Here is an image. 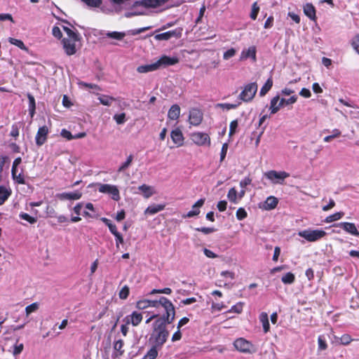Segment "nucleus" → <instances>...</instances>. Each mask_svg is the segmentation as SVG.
Returning a JSON list of instances; mask_svg holds the SVG:
<instances>
[{"label": "nucleus", "mask_w": 359, "mask_h": 359, "mask_svg": "<svg viewBox=\"0 0 359 359\" xmlns=\"http://www.w3.org/2000/svg\"><path fill=\"white\" fill-rule=\"evenodd\" d=\"M341 135V131L339 129H334L332 131V134L324 137L323 141L325 142H329L332 139L338 137Z\"/></svg>", "instance_id": "45"}, {"label": "nucleus", "mask_w": 359, "mask_h": 359, "mask_svg": "<svg viewBox=\"0 0 359 359\" xmlns=\"http://www.w3.org/2000/svg\"><path fill=\"white\" fill-rule=\"evenodd\" d=\"M8 42L11 43V44L18 47L21 50L28 52V48L25 46V45L24 44L22 41H21L20 39L11 38V37L8 38Z\"/></svg>", "instance_id": "39"}, {"label": "nucleus", "mask_w": 359, "mask_h": 359, "mask_svg": "<svg viewBox=\"0 0 359 359\" xmlns=\"http://www.w3.org/2000/svg\"><path fill=\"white\" fill-rule=\"evenodd\" d=\"M23 170L21 168L20 170H19L18 168L11 169V175L13 180L17 182L18 184H25V176L22 173Z\"/></svg>", "instance_id": "22"}, {"label": "nucleus", "mask_w": 359, "mask_h": 359, "mask_svg": "<svg viewBox=\"0 0 359 359\" xmlns=\"http://www.w3.org/2000/svg\"><path fill=\"white\" fill-rule=\"evenodd\" d=\"M172 292V290L169 287H165L163 289H153L150 292L149 294H170Z\"/></svg>", "instance_id": "49"}, {"label": "nucleus", "mask_w": 359, "mask_h": 359, "mask_svg": "<svg viewBox=\"0 0 359 359\" xmlns=\"http://www.w3.org/2000/svg\"><path fill=\"white\" fill-rule=\"evenodd\" d=\"M65 32L67 35V39H79V35L71 28L65 29Z\"/></svg>", "instance_id": "60"}, {"label": "nucleus", "mask_w": 359, "mask_h": 359, "mask_svg": "<svg viewBox=\"0 0 359 359\" xmlns=\"http://www.w3.org/2000/svg\"><path fill=\"white\" fill-rule=\"evenodd\" d=\"M236 50L234 49L233 48H231L223 53V59L225 60H227L233 57L236 55Z\"/></svg>", "instance_id": "54"}, {"label": "nucleus", "mask_w": 359, "mask_h": 359, "mask_svg": "<svg viewBox=\"0 0 359 359\" xmlns=\"http://www.w3.org/2000/svg\"><path fill=\"white\" fill-rule=\"evenodd\" d=\"M78 85L81 88H90V89H95V90H101L100 86L96 85V84L88 83H86V82H83V81H79L78 83Z\"/></svg>", "instance_id": "47"}, {"label": "nucleus", "mask_w": 359, "mask_h": 359, "mask_svg": "<svg viewBox=\"0 0 359 359\" xmlns=\"http://www.w3.org/2000/svg\"><path fill=\"white\" fill-rule=\"evenodd\" d=\"M257 91V85L255 82L245 85L239 95V98L243 102H250L255 97Z\"/></svg>", "instance_id": "5"}, {"label": "nucleus", "mask_w": 359, "mask_h": 359, "mask_svg": "<svg viewBox=\"0 0 359 359\" xmlns=\"http://www.w3.org/2000/svg\"><path fill=\"white\" fill-rule=\"evenodd\" d=\"M180 114V107L177 104H173L169 109L168 117L170 120H177Z\"/></svg>", "instance_id": "31"}, {"label": "nucleus", "mask_w": 359, "mask_h": 359, "mask_svg": "<svg viewBox=\"0 0 359 359\" xmlns=\"http://www.w3.org/2000/svg\"><path fill=\"white\" fill-rule=\"evenodd\" d=\"M138 189L142 193L143 196L146 198H149L155 194L154 188L147 184L140 186Z\"/></svg>", "instance_id": "32"}, {"label": "nucleus", "mask_w": 359, "mask_h": 359, "mask_svg": "<svg viewBox=\"0 0 359 359\" xmlns=\"http://www.w3.org/2000/svg\"><path fill=\"white\" fill-rule=\"evenodd\" d=\"M259 320L262 325L264 333H267L270 330V325L269 322V316L266 312H262L259 314Z\"/></svg>", "instance_id": "29"}, {"label": "nucleus", "mask_w": 359, "mask_h": 359, "mask_svg": "<svg viewBox=\"0 0 359 359\" xmlns=\"http://www.w3.org/2000/svg\"><path fill=\"white\" fill-rule=\"evenodd\" d=\"M297 100V95H292L288 99L285 98H280V103L281 104V107H283L285 106L291 105L294 104Z\"/></svg>", "instance_id": "41"}, {"label": "nucleus", "mask_w": 359, "mask_h": 359, "mask_svg": "<svg viewBox=\"0 0 359 359\" xmlns=\"http://www.w3.org/2000/svg\"><path fill=\"white\" fill-rule=\"evenodd\" d=\"M257 49L255 46H250L248 48H244L240 55L241 60H245L250 58L253 62H256L257 57Z\"/></svg>", "instance_id": "15"}, {"label": "nucleus", "mask_w": 359, "mask_h": 359, "mask_svg": "<svg viewBox=\"0 0 359 359\" xmlns=\"http://www.w3.org/2000/svg\"><path fill=\"white\" fill-rule=\"evenodd\" d=\"M278 203V199L274 196H269L265 201L263 208L266 210L274 209Z\"/></svg>", "instance_id": "30"}, {"label": "nucleus", "mask_w": 359, "mask_h": 359, "mask_svg": "<svg viewBox=\"0 0 359 359\" xmlns=\"http://www.w3.org/2000/svg\"><path fill=\"white\" fill-rule=\"evenodd\" d=\"M178 62L179 59L177 57H169L167 55H163L158 60H157L156 63L158 65V69H159L161 67L174 65Z\"/></svg>", "instance_id": "18"}, {"label": "nucleus", "mask_w": 359, "mask_h": 359, "mask_svg": "<svg viewBox=\"0 0 359 359\" xmlns=\"http://www.w3.org/2000/svg\"><path fill=\"white\" fill-rule=\"evenodd\" d=\"M237 197H238V196L236 189L234 187L231 188L227 194L228 199L233 203H237Z\"/></svg>", "instance_id": "42"}, {"label": "nucleus", "mask_w": 359, "mask_h": 359, "mask_svg": "<svg viewBox=\"0 0 359 359\" xmlns=\"http://www.w3.org/2000/svg\"><path fill=\"white\" fill-rule=\"evenodd\" d=\"M205 198H201L197 201L192 206V210L187 212V214L184 216V217H193L197 216L200 213V208H201L204 203Z\"/></svg>", "instance_id": "21"}, {"label": "nucleus", "mask_w": 359, "mask_h": 359, "mask_svg": "<svg viewBox=\"0 0 359 359\" xmlns=\"http://www.w3.org/2000/svg\"><path fill=\"white\" fill-rule=\"evenodd\" d=\"M344 215V213L343 212H335V213H334L332 215H330L327 216L325 219V223H331V222H335V221H338L340 219H341Z\"/></svg>", "instance_id": "36"}, {"label": "nucleus", "mask_w": 359, "mask_h": 359, "mask_svg": "<svg viewBox=\"0 0 359 359\" xmlns=\"http://www.w3.org/2000/svg\"><path fill=\"white\" fill-rule=\"evenodd\" d=\"M282 108L280 103V96L276 95L273 97L270 102L269 110L271 114L277 113Z\"/></svg>", "instance_id": "24"}, {"label": "nucleus", "mask_w": 359, "mask_h": 359, "mask_svg": "<svg viewBox=\"0 0 359 359\" xmlns=\"http://www.w3.org/2000/svg\"><path fill=\"white\" fill-rule=\"evenodd\" d=\"M126 35L125 32H108L106 33L107 37L116 40H122Z\"/></svg>", "instance_id": "40"}, {"label": "nucleus", "mask_w": 359, "mask_h": 359, "mask_svg": "<svg viewBox=\"0 0 359 359\" xmlns=\"http://www.w3.org/2000/svg\"><path fill=\"white\" fill-rule=\"evenodd\" d=\"M11 194L12 191L11 188L0 186V205H3L6 202Z\"/></svg>", "instance_id": "27"}, {"label": "nucleus", "mask_w": 359, "mask_h": 359, "mask_svg": "<svg viewBox=\"0 0 359 359\" xmlns=\"http://www.w3.org/2000/svg\"><path fill=\"white\" fill-rule=\"evenodd\" d=\"M49 129L46 126L40 127L36 133L35 141L37 146L41 147L47 140Z\"/></svg>", "instance_id": "9"}, {"label": "nucleus", "mask_w": 359, "mask_h": 359, "mask_svg": "<svg viewBox=\"0 0 359 359\" xmlns=\"http://www.w3.org/2000/svg\"><path fill=\"white\" fill-rule=\"evenodd\" d=\"M203 119V114L200 110L194 109L189 113V123L193 126H198Z\"/></svg>", "instance_id": "19"}, {"label": "nucleus", "mask_w": 359, "mask_h": 359, "mask_svg": "<svg viewBox=\"0 0 359 359\" xmlns=\"http://www.w3.org/2000/svg\"><path fill=\"white\" fill-rule=\"evenodd\" d=\"M272 86L273 80L271 78H269L259 91L260 96H264L272 88Z\"/></svg>", "instance_id": "37"}, {"label": "nucleus", "mask_w": 359, "mask_h": 359, "mask_svg": "<svg viewBox=\"0 0 359 359\" xmlns=\"http://www.w3.org/2000/svg\"><path fill=\"white\" fill-rule=\"evenodd\" d=\"M97 186L99 192L110 195L116 201L120 200V193L116 186L109 184H98Z\"/></svg>", "instance_id": "8"}, {"label": "nucleus", "mask_w": 359, "mask_h": 359, "mask_svg": "<svg viewBox=\"0 0 359 359\" xmlns=\"http://www.w3.org/2000/svg\"><path fill=\"white\" fill-rule=\"evenodd\" d=\"M248 216L247 212L243 208H240L236 211V217L238 220H243Z\"/></svg>", "instance_id": "58"}, {"label": "nucleus", "mask_w": 359, "mask_h": 359, "mask_svg": "<svg viewBox=\"0 0 359 359\" xmlns=\"http://www.w3.org/2000/svg\"><path fill=\"white\" fill-rule=\"evenodd\" d=\"M60 135L63 137V138H65L66 140H73V136L74 135H72L69 130H67V129H62L61 132H60Z\"/></svg>", "instance_id": "61"}, {"label": "nucleus", "mask_w": 359, "mask_h": 359, "mask_svg": "<svg viewBox=\"0 0 359 359\" xmlns=\"http://www.w3.org/2000/svg\"><path fill=\"white\" fill-rule=\"evenodd\" d=\"M88 6L97 8L102 4V0H81Z\"/></svg>", "instance_id": "50"}, {"label": "nucleus", "mask_w": 359, "mask_h": 359, "mask_svg": "<svg viewBox=\"0 0 359 359\" xmlns=\"http://www.w3.org/2000/svg\"><path fill=\"white\" fill-rule=\"evenodd\" d=\"M239 104H240V102H238V104L219 103V104H217V106L223 109L230 110V109L237 108Z\"/></svg>", "instance_id": "51"}, {"label": "nucleus", "mask_w": 359, "mask_h": 359, "mask_svg": "<svg viewBox=\"0 0 359 359\" xmlns=\"http://www.w3.org/2000/svg\"><path fill=\"white\" fill-rule=\"evenodd\" d=\"M191 140L199 147H210L211 144L209 135L203 132H194L191 133Z\"/></svg>", "instance_id": "6"}, {"label": "nucleus", "mask_w": 359, "mask_h": 359, "mask_svg": "<svg viewBox=\"0 0 359 359\" xmlns=\"http://www.w3.org/2000/svg\"><path fill=\"white\" fill-rule=\"evenodd\" d=\"M238 127V121L237 120H233L230 123L229 126V135H232L235 133L236 130Z\"/></svg>", "instance_id": "62"}, {"label": "nucleus", "mask_w": 359, "mask_h": 359, "mask_svg": "<svg viewBox=\"0 0 359 359\" xmlns=\"http://www.w3.org/2000/svg\"><path fill=\"white\" fill-rule=\"evenodd\" d=\"M81 191L76 190L72 192H62L57 194V198L61 201H76L81 198Z\"/></svg>", "instance_id": "13"}, {"label": "nucleus", "mask_w": 359, "mask_h": 359, "mask_svg": "<svg viewBox=\"0 0 359 359\" xmlns=\"http://www.w3.org/2000/svg\"><path fill=\"white\" fill-rule=\"evenodd\" d=\"M158 69V65L156 62L152 64H148L144 65L139 66L137 68V72L140 74H144L150 72H154Z\"/></svg>", "instance_id": "28"}, {"label": "nucleus", "mask_w": 359, "mask_h": 359, "mask_svg": "<svg viewBox=\"0 0 359 359\" xmlns=\"http://www.w3.org/2000/svg\"><path fill=\"white\" fill-rule=\"evenodd\" d=\"M133 161V156L132 154H130L127 157L126 161L125 162H123V163H121V165L118 167L117 172L119 173L124 172L126 169H128L130 166Z\"/></svg>", "instance_id": "35"}, {"label": "nucleus", "mask_w": 359, "mask_h": 359, "mask_svg": "<svg viewBox=\"0 0 359 359\" xmlns=\"http://www.w3.org/2000/svg\"><path fill=\"white\" fill-rule=\"evenodd\" d=\"M352 340L353 339L349 334H343L339 338V343L343 345H348L352 341Z\"/></svg>", "instance_id": "56"}, {"label": "nucleus", "mask_w": 359, "mask_h": 359, "mask_svg": "<svg viewBox=\"0 0 359 359\" xmlns=\"http://www.w3.org/2000/svg\"><path fill=\"white\" fill-rule=\"evenodd\" d=\"M168 324L164 319H157L154 324V329L149 337L151 348L147 352L142 359H156L158 356V349L167 341L169 332L166 329Z\"/></svg>", "instance_id": "1"}, {"label": "nucleus", "mask_w": 359, "mask_h": 359, "mask_svg": "<svg viewBox=\"0 0 359 359\" xmlns=\"http://www.w3.org/2000/svg\"><path fill=\"white\" fill-rule=\"evenodd\" d=\"M265 177L273 184H283L286 178L290 177V174L285 171L270 170L264 174Z\"/></svg>", "instance_id": "7"}, {"label": "nucleus", "mask_w": 359, "mask_h": 359, "mask_svg": "<svg viewBox=\"0 0 359 359\" xmlns=\"http://www.w3.org/2000/svg\"><path fill=\"white\" fill-rule=\"evenodd\" d=\"M149 308H158L159 306H162L165 310V313L163 314L162 318L159 319H164L165 322L168 324L171 323L175 316V306L166 297H161L158 300H149Z\"/></svg>", "instance_id": "2"}, {"label": "nucleus", "mask_w": 359, "mask_h": 359, "mask_svg": "<svg viewBox=\"0 0 359 359\" xmlns=\"http://www.w3.org/2000/svg\"><path fill=\"white\" fill-rule=\"evenodd\" d=\"M294 275L291 272L287 273L281 278L282 282L285 284H292L294 283Z\"/></svg>", "instance_id": "43"}, {"label": "nucleus", "mask_w": 359, "mask_h": 359, "mask_svg": "<svg viewBox=\"0 0 359 359\" xmlns=\"http://www.w3.org/2000/svg\"><path fill=\"white\" fill-rule=\"evenodd\" d=\"M168 1V0H142L136 1L135 3V7L142 6L145 9L148 8H156L163 5Z\"/></svg>", "instance_id": "11"}, {"label": "nucleus", "mask_w": 359, "mask_h": 359, "mask_svg": "<svg viewBox=\"0 0 359 359\" xmlns=\"http://www.w3.org/2000/svg\"><path fill=\"white\" fill-rule=\"evenodd\" d=\"M243 303L238 302L236 305H233L228 312H233L236 313H241L243 311Z\"/></svg>", "instance_id": "53"}, {"label": "nucleus", "mask_w": 359, "mask_h": 359, "mask_svg": "<svg viewBox=\"0 0 359 359\" xmlns=\"http://www.w3.org/2000/svg\"><path fill=\"white\" fill-rule=\"evenodd\" d=\"M304 14L311 20H316V8L311 4H306L303 7Z\"/></svg>", "instance_id": "26"}, {"label": "nucleus", "mask_w": 359, "mask_h": 359, "mask_svg": "<svg viewBox=\"0 0 359 359\" xmlns=\"http://www.w3.org/2000/svg\"><path fill=\"white\" fill-rule=\"evenodd\" d=\"M142 320V314L137 311H133L130 315L125 317L124 321L127 325L131 324L133 326H137Z\"/></svg>", "instance_id": "16"}, {"label": "nucleus", "mask_w": 359, "mask_h": 359, "mask_svg": "<svg viewBox=\"0 0 359 359\" xmlns=\"http://www.w3.org/2000/svg\"><path fill=\"white\" fill-rule=\"evenodd\" d=\"M252 180L249 177H246L240 182V187L245 189L248 185L250 184Z\"/></svg>", "instance_id": "64"}, {"label": "nucleus", "mask_w": 359, "mask_h": 359, "mask_svg": "<svg viewBox=\"0 0 359 359\" xmlns=\"http://www.w3.org/2000/svg\"><path fill=\"white\" fill-rule=\"evenodd\" d=\"M114 119L116 121V123L123 124L126 121V114L125 113L115 114L114 116Z\"/></svg>", "instance_id": "59"}, {"label": "nucleus", "mask_w": 359, "mask_h": 359, "mask_svg": "<svg viewBox=\"0 0 359 359\" xmlns=\"http://www.w3.org/2000/svg\"><path fill=\"white\" fill-rule=\"evenodd\" d=\"M168 1V0H142L136 1L135 3V7L142 6L145 9L148 8H156L163 5Z\"/></svg>", "instance_id": "12"}, {"label": "nucleus", "mask_w": 359, "mask_h": 359, "mask_svg": "<svg viewBox=\"0 0 359 359\" xmlns=\"http://www.w3.org/2000/svg\"><path fill=\"white\" fill-rule=\"evenodd\" d=\"M123 341L122 339H118L114 342V348L116 351V356H121L124 353V350L123 349Z\"/></svg>", "instance_id": "38"}, {"label": "nucleus", "mask_w": 359, "mask_h": 359, "mask_svg": "<svg viewBox=\"0 0 359 359\" xmlns=\"http://www.w3.org/2000/svg\"><path fill=\"white\" fill-rule=\"evenodd\" d=\"M318 350L323 351L327 348L325 339L323 336H319L318 338Z\"/></svg>", "instance_id": "55"}, {"label": "nucleus", "mask_w": 359, "mask_h": 359, "mask_svg": "<svg viewBox=\"0 0 359 359\" xmlns=\"http://www.w3.org/2000/svg\"><path fill=\"white\" fill-rule=\"evenodd\" d=\"M297 234L306 241L313 243L323 238L327 235V233L323 229H306L299 231Z\"/></svg>", "instance_id": "3"}, {"label": "nucleus", "mask_w": 359, "mask_h": 359, "mask_svg": "<svg viewBox=\"0 0 359 359\" xmlns=\"http://www.w3.org/2000/svg\"><path fill=\"white\" fill-rule=\"evenodd\" d=\"M136 308L139 310H144L149 308V299H140L136 302Z\"/></svg>", "instance_id": "46"}, {"label": "nucleus", "mask_w": 359, "mask_h": 359, "mask_svg": "<svg viewBox=\"0 0 359 359\" xmlns=\"http://www.w3.org/2000/svg\"><path fill=\"white\" fill-rule=\"evenodd\" d=\"M233 346L237 351L244 353L250 354L257 351V348L252 343L242 337L236 339Z\"/></svg>", "instance_id": "4"}, {"label": "nucleus", "mask_w": 359, "mask_h": 359, "mask_svg": "<svg viewBox=\"0 0 359 359\" xmlns=\"http://www.w3.org/2000/svg\"><path fill=\"white\" fill-rule=\"evenodd\" d=\"M129 287L127 285L123 286L118 293L119 298L121 299H127L129 295Z\"/></svg>", "instance_id": "52"}, {"label": "nucleus", "mask_w": 359, "mask_h": 359, "mask_svg": "<svg viewBox=\"0 0 359 359\" xmlns=\"http://www.w3.org/2000/svg\"><path fill=\"white\" fill-rule=\"evenodd\" d=\"M170 137L173 143L175 144L177 147H181L183 145L184 138L180 129L176 128L172 130L170 134Z\"/></svg>", "instance_id": "20"}, {"label": "nucleus", "mask_w": 359, "mask_h": 359, "mask_svg": "<svg viewBox=\"0 0 359 359\" xmlns=\"http://www.w3.org/2000/svg\"><path fill=\"white\" fill-rule=\"evenodd\" d=\"M180 36L181 31L175 29L156 34L154 38L158 41H167L172 37L179 38Z\"/></svg>", "instance_id": "17"}, {"label": "nucleus", "mask_w": 359, "mask_h": 359, "mask_svg": "<svg viewBox=\"0 0 359 359\" xmlns=\"http://www.w3.org/2000/svg\"><path fill=\"white\" fill-rule=\"evenodd\" d=\"M259 11V7L257 6V3L255 2L252 6V11L250 13V18L252 20H255L257 18Z\"/></svg>", "instance_id": "57"}, {"label": "nucleus", "mask_w": 359, "mask_h": 359, "mask_svg": "<svg viewBox=\"0 0 359 359\" xmlns=\"http://www.w3.org/2000/svg\"><path fill=\"white\" fill-rule=\"evenodd\" d=\"M352 46L355 50L359 53V34L356 35L353 39Z\"/></svg>", "instance_id": "63"}, {"label": "nucleus", "mask_w": 359, "mask_h": 359, "mask_svg": "<svg viewBox=\"0 0 359 359\" xmlns=\"http://www.w3.org/2000/svg\"><path fill=\"white\" fill-rule=\"evenodd\" d=\"M334 226H339L343 229L346 233L354 236H359V231H358L354 223L351 222H340L336 224H334Z\"/></svg>", "instance_id": "14"}, {"label": "nucleus", "mask_w": 359, "mask_h": 359, "mask_svg": "<svg viewBox=\"0 0 359 359\" xmlns=\"http://www.w3.org/2000/svg\"><path fill=\"white\" fill-rule=\"evenodd\" d=\"M165 208V204H152L147 207V208L144 210L145 215H153L158 212L163 210Z\"/></svg>", "instance_id": "23"}, {"label": "nucleus", "mask_w": 359, "mask_h": 359, "mask_svg": "<svg viewBox=\"0 0 359 359\" xmlns=\"http://www.w3.org/2000/svg\"><path fill=\"white\" fill-rule=\"evenodd\" d=\"M39 308V304L38 302H34L29 306H27L25 308L26 316H29L31 313L36 312Z\"/></svg>", "instance_id": "44"}, {"label": "nucleus", "mask_w": 359, "mask_h": 359, "mask_svg": "<svg viewBox=\"0 0 359 359\" xmlns=\"http://www.w3.org/2000/svg\"><path fill=\"white\" fill-rule=\"evenodd\" d=\"M79 39H63L62 45L65 52L68 55H72L76 53V42L79 41Z\"/></svg>", "instance_id": "10"}, {"label": "nucleus", "mask_w": 359, "mask_h": 359, "mask_svg": "<svg viewBox=\"0 0 359 359\" xmlns=\"http://www.w3.org/2000/svg\"><path fill=\"white\" fill-rule=\"evenodd\" d=\"M97 95L100 102L104 106H110L112 102L115 101V98L114 97L103 94Z\"/></svg>", "instance_id": "33"}, {"label": "nucleus", "mask_w": 359, "mask_h": 359, "mask_svg": "<svg viewBox=\"0 0 359 359\" xmlns=\"http://www.w3.org/2000/svg\"><path fill=\"white\" fill-rule=\"evenodd\" d=\"M19 217L22 219L26 220L27 222H28L30 224H34L36 222V218L30 216L27 213L20 212L19 215Z\"/></svg>", "instance_id": "48"}, {"label": "nucleus", "mask_w": 359, "mask_h": 359, "mask_svg": "<svg viewBox=\"0 0 359 359\" xmlns=\"http://www.w3.org/2000/svg\"><path fill=\"white\" fill-rule=\"evenodd\" d=\"M145 14L146 11L144 7H142V6H137L136 7H135L134 4L131 10L126 13L125 16L127 18H130L135 15H142Z\"/></svg>", "instance_id": "25"}, {"label": "nucleus", "mask_w": 359, "mask_h": 359, "mask_svg": "<svg viewBox=\"0 0 359 359\" xmlns=\"http://www.w3.org/2000/svg\"><path fill=\"white\" fill-rule=\"evenodd\" d=\"M27 98L29 100V113L30 116L32 118L34 116L36 109L35 99L30 93L27 94Z\"/></svg>", "instance_id": "34"}]
</instances>
